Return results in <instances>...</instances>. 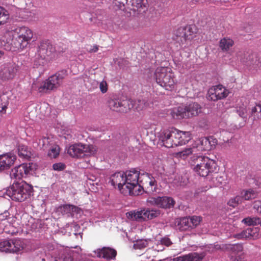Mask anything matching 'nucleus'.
<instances>
[{
    "label": "nucleus",
    "mask_w": 261,
    "mask_h": 261,
    "mask_svg": "<svg viewBox=\"0 0 261 261\" xmlns=\"http://www.w3.org/2000/svg\"><path fill=\"white\" fill-rule=\"evenodd\" d=\"M126 187L130 191L137 188L139 182L141 184L138 188L145 189L146 192L152 193L157 190V182L154 178L148 173L140 175L139 172L134 169L127 171L124 173ZM139 190V189H138Z\"/></svg>",
    "instance_id": "nucleus-1"
},
{
    "label": "nucleus",
    "mask_w": 261,
    "mask_h": 261,
    "mask_svg": "<svg viewBox=\"0 0 261 261\" xmlns=\"http://www.w3.org/2000/svg\"><path fill=\"white\" fill-rule=\"evenodd\" d=\"M189 163L193 166L194 171L202 177H206L210 173L217 170L216 162L205 156L199 155L191 156Z\"/></svg>",
    "instance_id": "nucleus-2"
},
{
    "label": "nucleus",
    "mask_w": 261,
    "mask_h": 261,
    "mask_svg": "<svg viewBox=\"0 0 261 261\" xmlns=\"http://www.w3.org/2000/svg\"><path fill=\"white\" fill-rule=\"evenodd\" d=\"M33 190L31 185L21 181L14 182L7 190V194L13 200L22 202L30 197Z\"/></svg>",
    "instance_id": "nucleus-3"
},
{
    "label": "nucleus",
    "mask_w": 261,
    "mask_h": 261,
    "mask_svg": "<svg viewBox=\"0 0 261 261\" xmlns=\"http://www.w3.org/2000/svg\"><path fill=\"white\" fill-rule=\"evenodd\" d=\"M12 44L18 49H23L30 43L33 36L32 31L27 27H18L9 32Z\"/></svg>",
    "instance_id": "nucleus-4"
},
{
    "label": "nucleus",
    "mask_w": 261,
    "mask_h": 261,
    "mask_svg": "<svg viewBox=\"0 0 261 261\" xmlns=\"http://www.w3.org/2000/svg\"><path fill=\"white\" fill-rule=\"evenodd\" d=\"M154 77L158 84L167 90L172 91L176 84L174 73L166 67H158L154 72Z\"/></svg>",
    "instance_id": "nucleus-5"
},
{
    "label": "nucleus",
    "mask_w": 261,
    "mask_h": 261,
    "mask_svg": "<svg viewBox=\"0 0 261 261\" xmlns=\"http://www.w3.org/2000/svg\"><path fill=\"white\" fill-rule=\"evenodd\" d=\"M202 112V107L197 102L182 105L173 110L171 114L174 119H189L197 116Z\"/></svg>",
    "instance_id": "nucleus-6"
},
{
    "label": "nucleus",
    "mask_w": 261,
    "mask_h": 261,
    "mask_svg": "<svg viewBox=\"0 0 261 261\" xmlns=\"http://www.w3.org/2000/svg\"><path fill=\"white\" fill-rule=\"evenodd\" d=\"M96 152V148L92 145L78 143L69 146L67 153L72 157L82 158L85 156L94 155Z\"/></svg>",
    "instance_id": "nucleus-7"
},
{
    "label": "nucleus",
    "mask_w": 261,
    "mask_h": 261,
    "mask_svg": "<svg viewBox=\"0 0 261 261\" xmlns=\"http://www.w3.org/2000/svg\"><path fill=\"white\" fill-rule=\"evenodd\" d=\"M196 33L197 28L194 25H189L184 28L180 27L176 31L173 39L180 45H182L187 41L192 40Z\"/></svg>",
    "instance_id": "nucleus-8"
},
{
    "label": "nucleus",
    "mask_w": 261,
    "mask_h": 261,
    "mask_svg": "<svg viewBox=\"0 0 261 261\" xmlns=\"http://www.w3.org/2000/svg\"><path fill=\"white\" fill-rule=\"evenodd\" d=\"M54 51L53 45L47 41H42L40 42L36 54V59L39 65H43L47 60L50 57Z\"/></svg>",
    "instance_id": "nucleus-9"
},
{
    "label": "nucleus",
    "mask_w": 261,
    "mask_h": 261,
    "mask_svg": "<svg viewBox=\"0 0 261 261\" xmlns=\"http://www.w3.org/2000/svg\"><path fill=\"white\" fill-rule=\"evenodd\" d=\"M22 249V243L20 239L6 240L0 242V251L2 252L15 253Z\"/></svg>",
    "instance_id": "nucleus-10"
},
{
    "label": "nucleus",
    "mask_w": 261,
    "mask_h": 261,
    "mask_svg": "<svg viewBox=\"0 0 261 261\" xmlns=\"http://www.w3.org/2000/svg\"><path fill=\"white\" fill-rule=\"evenodd\" d=\"M229 92L221 85L215 86L210 88L207 92V99L212 101H217L226 97Z\"/></svg>",
    "instance_id": "nucleus-11"
},
{
    "label": "nucleus",
    "mask_w": 261,
    "mask_h": 261,
    "mask_svg": "<svg viewBox=\"0 0 261 261\" xmlns=\"http://www.w3.org/2000/svg\"><path fill=\"white\" fill-rule=\"evenodd\" d=\"M132 101L128 99L121 101L119 99H110L108 106L110 109L116 112L126 113L132 109L133 107Z\"/></svg>",
    "instance_id": "nucleus-12"
},
{
    "label": "nucleus",
    "mask_w": 261,
    "mask_h": 261,
    "mask_svg": "<svg viewBox=\"0 0 261 261\" xmlns=\"http://www.w3.org/2000/svg\"><path fill=\"white\" fill-rule=\"evenodd\" d=\"M147 202L150 205L164 208H171L175 204L173 199L167 196L150 197L147 199Z\"/></svg>",
    "instance_id": "nucleus-13"
},
{
    "label": "nucleus",
    "mask_w": 261,
    "mask_h": 261,
    "mask_svg": "<svg viewBox=\"0 0 261 261\" xmlns=\"http://www.w3.org/2000/svg\"><path fill=\"white\" fill-rule=\"evenodd\" d=\"M17 71L14 64L9 63L2 65L0 68V80L4 82L12 80Z\"/></svg>",
    "instance_id": "nucleus-14"
},
{
    "label": "nucleus",
    "mask_w": 261,
    "mask_h": 261,
    "mask_svg": "<svg viewBox=\"0 0 261 261\" xmlns=\"http://www.w3.org/2000/svg\"><path fill=\"white\" fill-rule=\"evenodd\" d=\"M33 166L32 163L22 164L13 169L11 175L12 177L18 179L26 177L33 170Z\"/></svg>",
    "instance_id": "nucleus-15"
},
{
    "label": "nucleus",
    "mask_w": 261,
    "mask_h": 261,
    "mask_svg": "<svg viewBox=\"0 0 261 261\" xmlns=\"http://www.w3.org/2000/svg\"><path fill=\"white\" fill-rule=\"evenodd\" d=\"M67 75V70H62L50 76L46 81L51 90H53L59 87Z\"/></svg>",
    "instance_id": "nucleus-16"
},
{
    "label": "nucleus",
    "mask_w": 261,
    "mask_h": 261,
    "mask_svg": "<svg viewBox=\"0 0 261 261\" xmlns=\"http://www.w3.org/2000/svg\"><path fill=\"white\" fill-rule=\"evenodd\" d=\"M16 160V155L10 152L0 155V172L9 169Z\"/></svg>",
    "instance_id": "nucleus-17"
},
{
    "label": "nucleus",
    "mask_w": 261,
    "mask_h": 261,
    "mask_svg": "<svg viewBox=\"0 0 261 261\" xmlns=\"http://www.w3.org/2000/svg\"><path fill=\"white\" fill-rule=\"evenodd\" d=\"M150 94H147L146 97L138 98L137 100L134 101L132 99H129L132 103L133 107L132 109L136 110L137 111H142L149 107L152 101L149 98Z\"/></svg>",
    "instance_id": "nucleus-18"
},
{
    "label": "nucleus",
    "mask_w": 261,
    "mask_h": 261,
    "mask_svg": "<svg viewBox=\"0 0 261 261\" xmlns=\"http://www.w3.org/2000/svg\"><path fill=\"white\" fill-rule=\"evenodd\" d=\"M196 152L198 151L210 150L211 147L207 137H202L197 139L193 143Z\"/></svg>",
    "instance_id": "nucleus-19"
},
{
    "label": "nucleus",
    "mask_w": 261,
    "mask_h": 261,
    "mask_svg": "<svg viewBox=\"0 0 261 261\" xmlns=\"http://www.w3.org/2000/svg\"><path fill=\"white\" fill-rule=\"evenodd\" d=\"M110 182L113 186H118L120 190L123 186L126 185L124 173L121 172L114 173L111 176Z\"/></svg>",
    "instance_id": "nucleus-20"
},
{
    "label": "nucleus",
    "mask_w": 261,
    "mask_h": 261,
    "mask_svg": "<svg viewBox=\"0 0 261 261\" xmlns=\"http://www.w3.org/2000/svg\"><path fill=\"white\" fill-rule=\"evenodd\" d=\"M259 231L257 228H247L236 235L239 239H248L255 240L259 237Z\"/></svg>",
    "instance_id": "nucleus-21"
},
{
    "label": "nucleus",
    "mask_w": 261,
    "mask_h": 261,
    "mask_svg": "<svg viewBox=\"0 0 261 261\" xmlns=\"http://www.w3.org/2000/svg\"><path fill=\"white\" fill-rule=\"evenodd\" d=\"M129 2L132 4L130 6V10L135 12L141 13L144 12L146 9L147 0H129Z\"/></svg>",
    "instance_id": "nucleus-22"
},
{
    "label": "nucleus",
    "mask_w": 261,
    "mask_h": 261,
    "mask_svg": "<svg viewBox=\"0 0 261 261\" xmlns=\"http://www.w3.org/2000/svg\"><path fill=\"white\" fill-rule=\"evenodd\" d=\"M117 255L115 249L110 247H103L97 250V256L107 259H114Z\"/></svg>",
    "instance_id": "nucleus-23"
},
{
    "label": "nucleus",
    "mask_w": 261,
    "mask_h": 261,
    "mask_svg": "<svg viewBox=\"0 0 261 261\" xmlns=\"http://www.w3.org/2000/svg\"><path fill=\"white\" fill-rule=\"evenodd\" d=\"M32 89L33 91L40 93H46L51 90L46 80L42 82L39 81L33 82L32 85Z\"/></svg>",
    "instance_id": "nucleus-24"
},
{
    "label": "nucleus",
    "mask_w": 261,
    "mask_h": 261,
    "mask_svg": "<svg viewBox=\"0 0 261 261\" xmlns=\"http://www.w3.org/2000/svg\"><path fill=\"white\" fill-rule=\"evenodd\" d=\"M172 132L171 129L164 130L160 133L159 141H161L163 145L167 148L173 147L174 146H168L167 143L169 141H174V138L171 137Z\"/></svg>",
    "instance_id": "nucleus-25"
},
{
    "label": "nucleus",
    "mask_w": 261,
    "mask_h": 261,
    "mask_svg": "<svg viewBox=\"0 0 261 261\" xmlns=\"http://www.w3.org/2000/svg\"><path fill=\"white\" fill-rule=\"evenodd\" d=\"M204 256L196 252L189 253L176 258V261H202Z\"/></svg>",
    "instance_id": "nucleus-26"
},
{
    "label": "nucleus",
    "mask_w": 261,
    "mask_h": 261,
    "mask_svg": "<svg viewBox=\"0 0 261 261\" xmlns=\"http://www.w3.org/2000/svg\"><path fill=\"white\" fill-rule=\"evenodd\" d=\"M190 155H192V156L198 155L193 144L190 147H186L176 153L178 158L183 160L186 159Z\"/></svg>",
    "instance_id": "nucleus-27"
},
{
    "label": "nucleus",
    "mask_w": 261,
    "mask_h": 261,
    "mask_svg": "<svg viewBox=\"0 0 261 261\" xmlns=\"http://www.w3.org/2000/svg\"><path fill=\"white\" fill-rule=\"evenodd\" d=\"M145 210L141 211H134L127 212L126 215L128 219L136 220L138 221H142L145 220Z\"/></svg>",
    "instance_id": "nucleus-28"
},
{
    "label": "nucleus",
    "mask_w": 261,
    "mask_h": 261,
    "mask_svg": "<svg viewBox=\"0 0 261 261\" xmlns=\"http://www.w3.org/2000/svg\"><path fill=\"white\" fill-rule=\"evenodd\" d=\"M222 249L231 253L238 254L243 251V247L241 244H224L222 245Z\"/></svg>",
    "instance_id": "nucleus-29"
},
{
    "label": "nucleus",
    "mask_w": 261,
    "mask_h": 261,
    "mask_svg": "<svg viewBox=\"0 0 261 261\" xmlns=\"http://www.w3.org/2000/svg\"><path fill=\"white\" fill-rule=\"evenodd\" d=\"M234 45V41L229 37H224L219 41V47L224 52H227Z\"/></svg>",
    "instance_id": "nucleus-30"
},
{
    "label": "nucleus",
    "mask_w": 261,
    "mask_h": 261,
    "mask_svg": "<svg viewBox=\"0 0 261 261\" xmlns=\"http://www.w3.org/2000/svg\"><path fill=\"white\" fill-rule=\"evenodd\" d=\"M249 118L253 121H257L261 119V102L251 108Z\"/></svg>",
    "instance_id": "nucleus-31"
},
{
    "label": "nucleus",
    "mask_w": 261,
    "mask_h": 261,
    "mask_svg": "<svg viewBox=\"0 0 261 261\" xmlns=\"http://www.w3.org/2000/svg\"><path fill=\"white\" fill-rule=\"evenodd\" d=\"M236 57L237 59L243 64L250 65L252 63V61L250 60V55L244 50H240L237 52Z\"/></svg>",
    "instance_id": "nucleus-32"
},
{
    "label": "nucleus",
    "mask_w": 261,
    "mask_h": 261,
    "mask_svg": "<svg viewBox=\"0 0 261 261\" xmlns=\"http://www.w3.org/2000/svg\"><path fill=\"white\" fill-rule=\"evenodd\" d=\"M17 152L19 157L29 159L31 158V152L28 149V146L23 144H18L17 146Z\"/></svg>",
    "instance_id": "nucleus-33"
},
{
    "label": "nucleus",
    "mask_w": 261,
    "mask_h": 261,
    "mask_svg": "<svg viewBox=\"0 0 261 261\" xmlns=\"http://www.w3.org/2000/svg\"><path fill=\"white\" fill-rule=\"evenodd\" d=\"M190 219L189 217L180 219L178 222V227L180 231H186L192 229L190 224Z\"/></svg>",
    "instance_id": "nucleus-34"
},
{
    "label": "nucleus",
    "mask_w": 261,
    "mask_h": 261,
    "mask_svg": "<svg viewBox=\"0 0 261 261\" xmlns=\"http://www.w3.org/2000/svg\"><path fill=\"white\" fill-rule=\"evenodd\" d=\"M172 132V136L171 137L174 138V141H169L167 143L168 146H177L180 145V141L179 140V130L176 128L171 129Z\"/></svg>",
    "instance_id": "nucleus-35"
},
{
    "label": "nucleus",
    "mask_w": 261,
    "mask_h": 261,
    "mask_svg": "<svg viewBox=\"0 0 261 261\" xmlns=\"http://www.w3.org/2000/svg\"><path fill=\"white\" fill-rule=\"evenodd\" d=\"M113 4L118 9L122 10H124L126 9L130 10V6H132V4H129V0H114Z\"/></svg>",
    "instance_id": "nucleus-36"
},
{
    "label": "nucleus",
    "mask_w": 261,
    "mask_h": 261,
    "mask_svg": "<svg viewBox=\"0 0 261 261\" xmlns=\"http://www.w3.org/2000/svg\"><path fill=\"white\" fill-rule=\"evenodd\" d=\"M236 112L238 115L243 118L247 117V110L246 106L242 102L238 103L236 107Z\"/></svg>",
    "instance_id": "nucleus-37"
},
{
    "label": "nucleus",
    "mask_w": 261,
    "mask_h": 261,
    "mask_svg": "<svg viewBox=\"0 0 261 261\" xmlns=\"http://www.w3.org/2000/svg\"><path fill=\"white\" fill-rule=\"evenodd\" d=\"M76 206L72 204H64L58 208V211L63 215L68 214L76 211Z\"/></svg>",
    "instance_id": "nucleus-38"
},
{
    "label": "nucleus",
    "mask_w": 261,
    "mask_h": 261,
    "mask_svg": "<svg viewBox=\"0 0 261 261\" xmlns=\"http://www.w3.org/2000/svg\"><path fill=\"white\" fill-rule=\"evenodd\" d=\"M180 145L185 144L191 139V134L190 132H184L179 130Z\"/></svg>",
    "instance_id": "nucleus-39"
},
{
    "label": "nucleus",
    "mask_w": 261,
    "mask_h": 261,
    "mask_svg": "<svg viewBox=\"0 0 261 261\" xmlns=\"http://www.w3.org/2000/svg\"><path fill=\"white\" fill-rule=\"evenodd\" d=\"M257 196V193L254 190L249 189L242 192V197L246 200L254 199Z\"/></svg>",
    "instance_id": "nucleus-40"
},
{
    "label": "nucleus",
    "mask_w": 261,
    "mask_h": 261,
    "mask_svg": "<svg viewBox=\"0 0 261 261\" xmlns=\"http://www.w3.org/2000/svg\"><path fill=\"white\" fill-rule=\"evenodd\" d=\"M60 148L57 145H55L50 147L48 152V155L50 158H56L60 153Z\"/></svg>",
    "instance_id": "nucleus-41"
},
{
    "label": "nucleus",
    "mask_w": 261,
    "mask_h": 261,
    "mask_svg": "<svg viewBox=\"0 0 261 261\" xmlns=\"http://www.w3.org/2000/svg\"><path fill=\"white\" fill-rule=\"evenodd\" d=\"M242 222L248 226L257 225L258 223V217H248L243 219Z\"/></svg>",
    "instance_id": "nucleus-42"
},
{
    "label": "nucleus",
    "mask_w": 261,
    "mask_h": 261,
    "mask_svg": "<svg viewBox=\"0 0 261 261\" xmlns=\"http://www.w3.org/2000/svg\"><path fill=\"white\" fill-rule=\"evenodd\" d=\"M145 220L146 219H152L157 217L159 214L160 212L159 211L154 210H145Z\"/></svg>",
    "instance_id": "nucleus-43"
},
{
    "label": "nucleus",
    "mask_w": 261,
    "mask_h": 261,
    "mask_svg": "<svg viewBox=\"0 0 261 261\" xmlns=\"http://www.w3.org/2000/svg\"><path fill=\"white\" fill-rule=\"evenodd\" d=\"M189 218L190 219V224L192 229L197 226L202 221V217L201 216H193Z\"/></svg>",
    "instance_id": "nucleus-44"
},
{
    "label": "nucleus",
    "mask_w": 261,
    "mask_h": 261,
    "mask_svg": "<svg viewBox=\"0 0 261 261\" xmlns=\"http://www.w3.org/2000/svg\"><path fill=\"white\" fill-rule=\"evenodd\" d=\"M112 25L114 29H121L123 25V21L119 17H115L113 18Z\"/></svg>",
    "instance_id": "nucleus-45"
},
{
    "label": "nucleus",
    "mask_w": 261,
    "mask_h": 261,
    "mask_svg": "<svg viewBox=\"0 0 261 261\" xmlns=\"http://www.w3.org/2000/svg\"><path fill=\"white\" fill-rule=\"evenodd\" d=\"M8 18V13L4 8L0 7V24H4Z\"/></svg>",
    "instance_id": "nucleus-46"
},
{
    "label": "nucleus",
    "mask_w": 261,
    "mask_h": 261,
    "mask_svg": "<svg viewBox=\"0 0 261 261\" xmlns=\"http://www.w3.org/2000/svg\"><path fill=\"white\" fill-rule=\"evenodd\" d=\"M242 197L239 196H237L234 198H231L228 202V204L230 206H232L233 207H236L239 203L241 202Z\"/></svg>",
    "instance_id": "nucleus-47"
},
{
    "label": "nucleus",
    "mask_w": 261,
    "mask_h": 261,
    "mask_svg": "<svg viewBox=\"0 0 261 261\" xmlns=\"http://www.w3.org/2000/svg\"><path fill=\"white\" fill-rule=\"evenodd\" d=\"M49 138H43L39 141V144L40 145H42L44 149H47L49 146Z\"/></svg>",
    "instance_id": "nucleus-48"
},
{
    "label": "nucleus",
    "mask_w": 261,
    "mask_h": 261,
    "mask_svg": "<svg viewBox=\"0 0 261 261\" xmlns=\"http://www.w3.org/2000/svg\"><path fill=\"white\" fill-rule=\"evenodd\" d=\"M108 84L105 80L101 81L99 84V89L102 93H105L108 91Z\"/></svg>",
    "instance_id": "nucleus-49"
},
{
    "label": "nucleus",
    "mask_w": 261,
    "mask_h": 261,
    "mask_svg": "<svg viewBox=\"0 0 261 261\" xmlns=\"http://www.w3.org/2000/svg\"><path fill=\"white\" fill-rule=\"evenodd\" d=\"M65 168V164L62 163H55L53 165V168L54 170L62 171Z\"/></svg>",
    "instance_id": "nucleus-50"
},
{
    "label": "nucleus",
    "mask_w": 261,
    "mask_h": 261,
    "mask_svg": "<svg viewBox=\"0 0 261 261\" xmlns=\"http://www.w3.org/2000/svg\"><path fill=\"white\" fill-rule=\"evenodd\" d=\"M160 242L162 245H165L167 247L170 246L172 244L170 239L168 237H164L162 238Z\"/></svg>",
    "instance_id": "nucleus-51"
},
{
    "label": "nucleus",
    "mask_w": 261,
    "mask_h": 261,
    "mask_svg": "<svg viewBox=\"0 0 261 261\" xmlns=\"http://www.w3.org/2000/svg\"><path fill=\"white\" fill-rule=\"evenodd\" d=\"M209 140V144L211 147V150L215 148L216 145L217 144V140L216 139L213 138L212 137H208Z\"/></svg>",
    "instance_id": "nucleus-52"
},
{
    "label": "nucleus",
    "mask_w": 261,
    "mask_h": 261,
    "mask_svg": "<svg viewBox=\"0 0 261 261\" xmlns=\"http://www.w3.org/2000/svg\"><path fill=\"white\" fill-rule=\"evenodd\" d=\"M98 46L97 45H94L92 48H90L89 50H88V51L89 53H96L98 50Z\"/></svg>",
    "instance_id": "nucleus-53"
},
{
    "label": "nucleus",
    "mask_w": 261,
    "mask_h": 261,
    "mask_svg": "<svg viewBox=\"0 0 261 261\" xmlns=\"http://www.w3.org/2000/svg\"><path fill=\"white\" fill-rule=\"evenodd\" d=\"M254 208H257V211L261 213V204L259 202H256L254 205Z\"/></svg>",
    "instance_id": "nucleus-54"
},
{
    "label": "nucleus",
    "mask_w": 261,
    "mask_h": 261,
    "mask_svg": "<svg viewBox=\"0 0 261 261\" xmlns=\"http://www.w3.org/2000/svg\"><path fill=\"white\" fill-rule=\"evenodd\" d=\"M7 108V107L6 105L2 106L0 105V114H5Z\"/></svg>",
    "instance_id": "nucleus-55"
},
{
    "label": "nucleus",
    "mask_w": 261,
    "mask_h": 261,
    "mask_svg": "<svg viewBox=\"0 0 261 261\" xmlns=\"http://www.w3.org/2000/svg\"><path fill=\"white\" fill-rule=\"evenodd\" d=\"M208 1L210 3L214 4L215 5H218L219 3V0H208Z\"/></svg>",
    "instance_id": "nucleus-56"
},
{
    "label": "nucleus",
    "mask_w": 261,
    "mask_h": 261,
    "mask_svg": "<svg viewBox=\"0 0 261 261\" xmlns=\"http://www.w3.org/2000/svg\"><path fill=\"white\" fill-rule=\"evenodd\" d=\"M5 217V216L4 215H0V220H4Z\"/></svg>",
    "instance_id": "nucleus-57"
},
{
    "label": "nucleus",
    "mask_w": 261,
    "mask_h": 261,
    "mask_svg": "<svg viewBox=\"0 0 261 261\" xmlns=\"http://www.w3.org/2000/svg\"><path fill=\"white\" fill-rule=\"evenodd\" d=\"M257 225H260L261 226V219L258 217V223H257Z\"/></svg>",
    "instance_id": "nucleus-58"
},
{
    "label": "nucleus",
    "mask_w": 261,
    "mask_h": 261,
    "mask_svg": "<svg viewBox=\"0 0 261 261\" xmlns=\"http://www.w3.org/2000/svg\"><path fill=\"white\" fill-rule=\"evenodd\" d=\"M4 55V52L0 50V58Z\"/></svg>",
    "instance_id": "nucleus-59"
},
{
    "label": "nucleus",
    "mask_w": 261,
    "mask_h": 261,
    "mask_svg": "<svg viewBox=\"0 0 261 261\" xmlns=\"http://www.w3.org/2000/svg\"><path fill=\"white\" fill-rule=\"evenodd\" d=\"M45 259H44V258H42V261H45Z\"/></svg>",
    "instance_id": "nucleus-60"
}]
</instances>
